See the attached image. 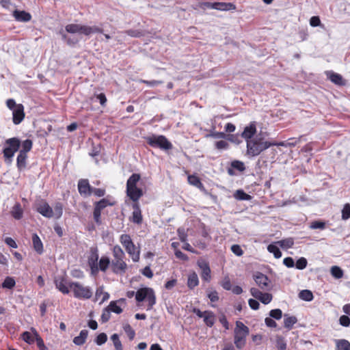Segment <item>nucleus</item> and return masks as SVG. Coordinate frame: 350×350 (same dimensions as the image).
<instances>
[{
  "label": "nucleus",
  "instance_id": "1",
  "mask_svg": "<svg viewBox=\"0 0 350 350\" xmlns=\"http://www.w3.org/2000/svg\"><path fill=\"white\" fill-rule=\"evenodd\" d=\"M271 146H273L272 142L264 141L262 136L260 135H256L252 140L247 141L246 153L250 157H257Z\"/></svg>",
  "mask_w": 350,
  "mask_h": 350
},
{
  "label": "nucleus",
  "instance_id": "2",
  "mask_svg": "<svg viewBox=\"0 0 350 350\" xmlns=\"http://www.w3.org/2000/svg\"><path fill=\"white\" fill-rule=\"evenodd\" d=\"M21 147V139L17 137H13L5 140L3 144L2 154L5 162L11 164L16 152H18Z\"/></svg>",
  "mask_w": 350,
  "mask_h": 350
},
{
  "label": "nucleus",
  "instance_id": "3",
  "mask_svg": "<svg viewBox=\"0 0 350 350\" xmlns=\"http://www.w3.org/2000/svg\"><path fill=\"white\" fill-rule=\"evenodd\" d=\"M65 31L69 33H81L85 36H90L92 33H102L103 29L96 26H88L79 24L70 23L65 26Z\"/></svg>",
  "mask_w": 350,
  "mask_h": 350
},
{
  "label": "nucleus",
  "instance_id": "4",
  "mask_svg": "<svg viewBox=\"0 0 350 350\" xmlns=\"http://www.w3.org/2000/svg\"><path fill=\"white\" fill-rule=\"evenodd\" d=\"M148 301L147 310H151L156 304V295L153 288L148 286H142L137 291L136 301Z\"/></svg>",
  "mask_w": 350,
  "mask_h": 350
},
{
  "label": "nucleus",
  "instance_id": "5",
  "mask_svg": "<svg viewBox=\"0 0 350 350\" xmlns=\"http://www.w3.org/2000/svg\"><path fill=\"white\" fill-rule=\"evenodd\" d=\"M120 241L131 257L133 261L135 262H138L139 260L140 250L137 249L131 236L128 234H122L120 237Z\"/></svg>",
  "mask_w": 350,
  "mask_h": 350
},
{
  "label": "nucleus",
  "instance_id": "6",
  "mask_svg": "<svg viewBox=\"0 0 350 350\" xmlns=\"http://www.w3.org/2000/svg\"><path fill=\"white\" fill-rule=\"evenodd\" d=\"M148 144L152 148H158L163 150L172 148V143L164 135H152L146 137Z\"/></svg>",
  "mask_w": 350,
  "mask_h": 350
},
{
  "label": "nucleus",
  "instance_id": "7",
  "mask_svg": "<svg viewBox=\"0 0 350 350\" xmlns=\"http://www.w3.org/2000/svg\"><path fill=\"white\" fill-rule=\"evenodd\" d=\"M69 287L72 288L74 297L79 299H89L92 297L93 292L90 286H83L78 282H70Z\"/></svg>",
  "mask_w": 350,
  "mask_h": 350
},
{
  "label": "nucleus",
  "instance_id": "8",
  "mask_svg": "<svg viewBox=\"0 0 350 350\" xmlns=\"http://www.w3.org/2000/svg\"><path fill=\"white\" fill-rule=\"evenodd\" d=\"M116 204L115 201H110L107 198H102L99 201H97L94 203V207L93 211V217L94 221L98 225H100L102 224L101 220V212L107 206H114Z\"/></svg>",
  "mask_w": 350,
  "mask_h": 350
},
{
  "label": "nucleus",
  "instance_id": "9",
  "mask_svg": "<svg viewBox=\"0 0 350 350\" xmlns=\"http://www.w3.org/2000/svg\"><path fill=\"white\" fill-rule=\"evenodd\" d=\"M200 8L203 10L213 9L219 11H230L236 9L234 3L226 2H202L200 3Z\"/></svg>",
  "mask_w": 350,
  "mask_h": 350
},
{
  "label": "nucleus",
  "instance_id": "10",
  "mask_svg": "<svg viewBox=\"0 0 350 350\" xmlns=\"http://www.w3.org/2000/svg\"><path fill=\"white\" fill-rule=\"evenodd\" d=\"M99 260L98 249L97 247H92L90 249L88 256V264L90 267L91 274L96 275L98 273L97 263Z\"/></svg>",
  "mask_w": 350,
  "mask_h": 350
},
{
  "label": "nucleus",
  "instance_id": "11",
  "mask_svg": "<svg viewBox=\"0 0 350 350\" xmlns=\"http://www.w3.org/2000/svg\"><path fill=\"white\" fill-rule=\"evenodd\" d=\"M197 265L201 269V278L205 282H210L211 279V271L209 263L205 260H199Z\"/></svg>",
  "mask_w": 350,
  "mask_h": 350
},
{
  "label": "nucleus",
  "instance_id": "12",
  "mask_svg": "<svg viewBox=\"0 0 350 350\" xmlns=\"http://www.w3.org/2000/svg\"><path fill=\"white\" fill-rule=\"evenodd\" d=\"M256 133V122L255 121L251 122L246 126L243 131L241 133V137L245 139L246 144L247 141L252 140L255 137Z\"/></svg>",
  "mask_w": 350,
  "mask_h": 350
},
{
  "label": "nucleus",
  "instance_id": "13",
  "mask_svg": "<svg viewBox=\"0 0 350 350\" xmlns=\"http://www.w3.org/2000/svg\"><path fill=\"white\" fill-rule=\"evenodd\" d=\"M254 280L256 284L262 290L269 289L270 280L268 276L261 272L254 275Z\"/></svg>",
  "mask_w": 350,
  "mask_h": 350
},
{
  "label": "nucleus",
  "instance_id": "14",
  "mask_svg": "<svg viewBox=\"0 0 350 350\" xmlns=\"http://www.w3.org/2000/svg\"><path fill=\"white\" fill-rule=\"evenodd\" d=\"M36 211L46 218H51L54 215L53 209L46 202H43L37 205Z\"/></svg>",
  "mask_w": 350,
  "mask_h": 350
},
{
  "label": "nucleus",
  "instance_id": "15",
  "mask_svg": "<svg viewBox=\"0 0 350 350\" xmlns=\"http://www.w3.org/2000/svg\"><path fill=\"white\" fill-rule=\"evenodd\" d=\"M126 193L133 203H139V200L144 195L142 189L138 187L126 188Z\"/></svg>",
  "mask_w": 350,
  "mask_h": 350
},
{
  "label": "nucleus",
  "instance_id": "16",
  "mask_svg": "<svg viewBox=\"0 0 350 350\" xmlns=\"http://www.w3.org/2000/svg\"><path fill=\"white\" fill-rule=\"evenodd\" d=\"M111 270L116 274H123L126 272V263L124 260L114 259L111 262Z\"/></svg>",
  "mask_w": 350,
  "mask_h": 350
},
{
  "label": "nucleus",
  "instance_id": "17",
  "mask_svg": "<svg viewBox=\"0 0 350 350\" xmlns=\"http://www.w3.org/2000/svg\"><path fill=\"white\" fill-rule=\"evenodd\" d=\"M12 111V121L16 125L19 124L25 118L24 106L22 104H18L16 109Z\"/></svg>",
  "mask_w": 350,
  "mask_h": 350
},
{
  "label": "nucleus",
  "instance_id": "18",
  "mask_svg": "<svg viewBox=\"0 0 350 350\" xmlns=\"http://www.w3.org/2000/svg\"><path fill=\"white\" fill-rule=\"evenodd\" d=\"M93 187L90 185L88 179H80L78 182V191L81 195L90 196Z\"/></svg>",
  "mask_w": 350,
  "mask_h": 350
},
{
  "label": "nucleus",
  "instance_id": "19",
  "mask_svg": "<svg viewBox=\"0 0 350 350\" xmlns=\"http://www.w3.org/2000/svg\"><path fill=\"white\" fill-rule=\"evenodd\" d=\"M327 78L330 80L333 83L337 85H345V81L342 76L332 70H327L325 72Z\"/></svg>",
  "mask_w": 350,
  "mask_h": 350
},
{
  "label": "nucleus",
  "instance_id": "20",
  "mask_svg": "<svg viewBox=\"0 0 350 350\" xmlns=\"http://www.w3.org/2000/svg\"><path fill=\"white\" fill-rule=\"evenodd\" d=\"M132 208L133 211L132 213L131 221L136 224H140L142 222L143 217L140 208L139 203H133Z\"/></svg>",
  "mask_w": 350,
  "mask_h": 350
},
{
  "label": "nucleus",
  "instance_id": "21",
  "mask_svg": "<svg viewBox=\"0 0 350 350\" xmlns=\"http://www.w3.org/2000/svg\"><path fill=\"white\" fill-rule=\"evenodd\" d=\"M13 16L18 22H28L31 19V15L25 10H15L13 12Z\"/></svg>",
  "mask_w": 350,
  "mask_h": 350
},
{
  "label": "nucleus",
  "instance_id": "22",
  "mask_svg": "<svg viewBox=\"0 0 350 350\" xmlns=\"http://www.w3.org/2000/svg\"><path fill=\"white\" fill-rule=\"evenodd\" d=\"M55 285L57 289L64 295H68L70 293L69 286H67L66 280L62 277L55 280Z\"/></svg>",
  "mask_w": 350,
  "mask_h": 350
},
{
  "label": "nucleus",
  "instance_id": "23",
  "mask_svg": "<svg viewBox=\"0 0 350 350\" xmlns=\"http://www.w3.org/2000/svg\"><path fill=\"white\" fill-rule=\"evenodd\" d=\"M32 244L34 250L38 254H42L44 252L42 242L36 233L32 234Z\"/></svg>",
  "mask_w": 350,
  "mask_h": 350
},
{
  "label": "nucleus",
  "instance_id": "24",
  "mask_svg": "<svg viewBox=\"0 0 350 350\" xmlns=\"http://www.w3.org/2000/svg\"><path fill=\"white\" fill-rule=\"evenodd\" d=\"M27 154L19 152L16 157V167L19 172L23 171L27 167Z\"/></svg>",
  "mask_w": 350,
  "mask_h": 350
},
{
  "label": "nucleus",
  "instance_id": "25",
  "mask_svg": "<svg viewBox=\"0 0 350 350\" xmlns=\"http://www.w3.org/2000/svg\"><path fill=\"white\" fill-rule=\"evenodd\" d=\"M111 265L109 257L107 256H102L97 263L98 272L101 271L105 272Z\"/></svg>",
  "mask_w": 350,
  "mask_h": 350
},
{
  "label": "nucleus",
  "instance_id": "26",
  "mask_svg": "<svg viewBox=\"0 0 350 350\" xmlns=\"http://www.w3.org/2000/svg\"><path fill=\"white\" fill-rule=\"evenodd\" d=\"M203 321L208 327H212L215 321V315L211 310H205L204 316H203Z\"/></svg>",
  "mask_w": 350,
  "mask_h": 350
},
{
  "label": "nucleus",
  "instance_id": "27",
  "mask_svg": "<svg viewBox=\"0 0 350 350\" xmlns=\"http://www.w3.org/2000/svg\"><path fill=\"white\" fill-rule=\"evenodd\" d=\"M88 336V331L87 329L81 330L79 336H75L73 338V343L77 346L83 345L86 340V338Z\"/></svg>",
  "mask_w": 350,
  "mask_h": 350
},
{
  "label": "nucleus",
  "instance_id": "28",
  "mask_svg": "<svg viewBox=\"0 0 350 350\" xmlns=\"http://www.w3.org/2000/svg\"><path fill=\"white\" fill-rule=\"evenodd\" d=\"M12 216L16 220H20L23 216V210L19 202H16L11 210Z\"/></svg>",
  "mask_w": 350,
  "mask_h": 350
},
{
  "label": "nucleus",
  "instance_id": "29",
  "mask_svg": "<svg viewBox=\"0 0 350 350\" xmlns=\"http://www.w3.org/2000/svg\"><path fill=\"white\" fill-rule=\"evenodd\" d=\"M278 243L277 242H273L268 245L267 250L269 252L273 254V256L275 258H280L282 256V252L280 251V247H278Z\"/></svg>",
  "mask_w": 350,
  "mask_h": 350
},
{
  "label": "nucleus",
  "instance_id": "30",
  "mask_svg": "<svg viewBox=\"0 0 350 350\" xmlns=\"http://www.w3.org/2000/svg\"><path fill=\"white\" fill-rule=\"evenodd\" d=\"M297 322V319L295 316H289L287 314L284 315V326L288 330L293 328V325Z\"/></svg>",
  "mask_w": 350,
  "mask_h": 350
},
{
  "label": "nucleus",
  "instance_id": "31",
  "mask_svg": "<svg viewBox=\"0 0 350 350\" xmlns=\"http://www.w3.org/2000/svg\"><path fill=\"white\" fill-rule=\"evenodd\" d=\"M234 333L239 334L241 335L247 336L250 333V329L243 322L237 321L236 322V327L234 329Z\"/></svg>",
  "mask_w": 350,
  "mask_h": 350
},
{
  "label": "nucleus",
  "instance_id": "32",
  "mask_svg": "<svg viewBox=\"0 0 350 350\" xmlns=\"http://www.w3.org/2000/svg\"><path fill=\"white\" fill-rule=\"evenodd\" d=\"M234 198L237 200L250 201L252 196L247 193L243 189H237L234 193Z\"/></svg>",
  "mask_w": 350,
  "mask_h": 350
},
{
  "label": "nucleus",
  "instance_id": "33",
  "mask_svg": "<svg viewBox=\"0 0 350 350\" xmlns=\"http://www.w3.org/2000/svg\"><path fill=\"white\" fill-rule=\"evenodd\" d=\"M246 337L247 336L234 333V343L237 349H241L245 346L246 342Z\"/></svg>",
  "mask_w": 350,
  "mask_h": 350
},
{
  "label": "nucleus",
  "instance_id": "34",
  "mask_svg": "<svg viewBox=\"0 0 350 350\" xmlns=\"http://www.w3.org/2000/svg\"><path fill=\"white\" fill-rule=\"evenodd\" d=\"M141 176L139 174L133 173L126 181V188L137 187V183L139 181Z\"/></svg>",
  "mask_w": 350,
  "mask_h": 350
},
{
  "label": "nucleus",
  "instance_id": "35",
  "mask_svg": "<svg viewBox=\"0 0 350 350\" xmlns=\"http://www.w3.org/2000/svg\"><path fill=\"white\" fill-rule=\"evenodd\" d=\"M33 146V142L30 139H26L24 141H21V147L18 152L23 154H27L31 150Z\"/></svg>",
  "mask_w": 350,
  "mask_h": 350
},
{
  "label": "nucleus",
  "instance_id": "36",
  "mask_svg": "<svg viewBox=\"0 0 350 350\" xmlns=\"http://www.w3.org/2000/svg\"><path fill=\"white\" fill-rule=\"evenodd\" d=\"M187 286L189 289H193L199 284V279L196 272L189 274L187 279Z\"/></svg>",
  "mask_w": 350,
  "mask_h": 350
},
{
  "label": "nucleus",
  "instance_id": "37",
  "mask_svg": "<svg viewBox=\"0 0 350 350\" xmlns=\"http://www.w3.org/2000/svg\"><path fill=\"white\" fill-rule=\"evenodd\" d=\"M298 140L294 138L289 139L288 141L282 142H272L273 146H282V147H294L297 145Z\"/></svg>",
  "mask_w": 350,
  "mask_h": 350
},
{
  "label": "nucleus",
  "instance_id": "38",
  "mask_svg": "<svg viewBox=\"0 0 350 350\" xmlns=\"http://www.w3.org/2000/svg\"><path fill=\"white\" fill-rule=\"evenodd\" d=\"M187 180L190 185L200 189H204V185L198 176L195 174L189 175L187 177Z\"/></svg>",
  "mask_w": 350,
  "mask_h": 350
},
{
  "label": "nucleus",
  "instance_id": "39",
  "mask_svg": "<svg viewBox=\"0 0 350 350\" xmlns=\"http://www.w3.org/2000/svg\"><path fill=\"white\" fill-rule=\"evenodd\" d=\"M31 332H33L35 336V340L36 342V345L40 350H46L47 348L44 345L43 339L40 336L38 332L34 327L31 328Z\"/></svg>",
  "mask_w": 350,
  "mask_h": 350
},
{
  "label": "nucleus",
  "instance_id": "40",
  "mask_svg": "<svg viewBox=\"0 0 350 350\" xmlns=\"http://www.w3.org/2000/svg\"><path fill=\"white\" fill-rule=\"evenodd\" d=\"M279 246L283 250H288L293 247L294 245V239L292 237L284 239L278 241Z\"/></svg>",
  "mask_w": 350,
  "mask_h": 350
},
{
  "label": "nucleus",
  "instance_id": "41",
  "mask_svg": "<svg viewBox=\"0 0 350 350\" xmlns=\"http://www.w3.org/2000/svg\"><path fill=\"white\" fill-rule=\"evenodd\" d=\"M16 286V281L13 277L7 276L1 283V287L11 290Z\"/></svg>",
  "mask_w": 350,
  "mask_h": 350
},
{
  "label": "nucleus",
  "instance_id": "42",
  "mask_svg": "<svg viewBox=\"0 0 350 350\" xmlns=\"http://www.w3.org/2000/svg\"><path fill=\"white\" fill-rule=\"evenodd\" d=\"M299 297L304 301H311L314 299V295L311 291L304 289L299 293Z\"/></svg>",
  "mask_w": 350,
  "mask_h": 350
},
{
  "label": "nucleus",
  "instance_id": "43",
  "mask_svg": "<svg viewBox=\"0 0 350 350\" xmlns=\"http://www.w3.org/2000/svg\"><path fill=\"white\" fill-rule=\"evenodd\" d=\"M331 275L336 279H340L343 277V270L337 265L332 266L330 269Z\"/></svg>",
  "mask_w": 350,
  "mask_h": 350
},
{
  "label": "nucleus",
  "instance_id": "44",
  "mask_svg": "<svg viewBox=\"0 0 350 350\" xmlns=\"http://www.w3.org/2000/svg\"><path fill=\"white\" fill-rule=\"evenodd\" d=\"M113 256L115 259L124 260L125 254L120 246L116 245L113 247Z\"/></svg>",
  "mask_w": 350,
  "mask_h": 350
},
{
  "label": "nucleus",
  "instance_id": "45",
  "mask_svg": "<svg viewBox=\"0 0 350 350\" xmlns=\"http://www.w3.org/2000/svg\"><path fill=\"white\" fill-rule=\"evenodd\" d=\"M336 350H350V342L345 339L336 341Z\"/></svg>",
  "mask_w": 350,
  "mask_h": 350
},
{
  "label": "nucleus",
  "instance_id": "46",
  "mask_svg": "<svg viewBox=\"0 0 350 350\" xmlns=\"http://www.w3.org/2000/svg\"><path fill=\"white\" fill-rule=\"evenodd\" d=\"M63 204L60 202H55L54 205V215L55 219H59L63 215Z\"/></svg>",
  "mask_w": 350,
  "mask_h": 350
},
{
  "label": "nucleus",
  "instance_id": "47",
  "mask_svg": "<svg viewBox=\"0 0 350 350\" xmlns=\"http://www.w3.org/2000/svg\"><path fill=\"white\" fill-rule=\"evenodd\" d=\"M111 340L113 342L116 350H123L122 345L120 340V336L118 334H113L111 336Z\"/></svg>",
  "mask_w": 350,
  "mask_h": 350
},
{
  "label": "nucleus",
  "instance_id": "48",
  "mask_svg": "<svg viewBox=\"0 0 350 350\" xmlns=\"http://www.w3.org/2000/svg\"><path fill=\"white\" fill-rule=\"evenodd\" d=\"M107 307L111 312H114L117 314H121L122 312V308L118 305L117 301H110L109 304Z\"/></svg>",
  "mask_w": 350,
  "mask_h": 350
},
{
  "label": "nucleus",
  "instance_id": "49",
  "mask_svg": "<svg viewBox=\"0 0 350 350\" xmlns=\"http://www.w3.org/2000/svg\"><path fill=\"white\" fill-rule=\"evenodd\" d=\"M230 166L234 168V170L242 172L245 171V166L243 161H241L239 160H234L230 163Z\"/></svg>",
  "mask_w": 350,
  "mask_h": 350
},
{
  "label": "nucleus",
  "instance_id": "50",
  "mask_svg": "<svg viewBox=\"0 0 350 350\" xmlns=\"http://www.w3.org/2000/svg\"><path fill=\"white\" fill-rule=\"evenodd\" d=\"M124 33L126 35H128L131 37H133V38H141L144 36V31H142L141 29H128V30L125 31Z\"/></svg>",
  "mask_w": 350,
  "mask_h": 350
},
{
  "label": "nucleus",
  "instance_id": "51",
  "mask_svg": "<svg viewBox=\"0 0 350 350\" xmlns=\"http://www.w3.org/2000/svg\"><path fill=\"white\" fill-rule=\"evenodd\" d=\"M107 335L105 332H101L96 336V338L94 339V342L97 345L101 346V345H104L107 342Z\"/></svg>",
  "mask_w": 350,
  "mask_h": 350
},
{
  "label": "nucleus",
  "instance_id": "52",
  "mask_svg": "<svg viewBox=\"0 0 350 350\" xmlns=\"http://www.w3.org/2000/svg\"><path fill=\"white\" fill-rule=\"evenodd\" d=\"M325 222L322 220H314L312 221L310 224V228L316 230V229H320L323 230L325 228Z\"/></svg>",
  "mask_w": 350,
  "mask_h": 350
},
{
  "label": "nucleus",
  "instance_id": "53",
  "mask_svg": "<svg viewBox=\"0 0 350 350\" xmlns=\"http://www.w3.org/2000/svg\"><path fill=\"white\" fill-rule=\"evenodd\" d=\"M308 265L307 259L304 257L299 258L295 262V267L299 270L304 269Z\"/></svg>",
  "mask_w": 350,
  "mask_h": 350
},
{
  "label": "nucleus",
  "instance_id": "54",
  "mask_svg": "<svg viewBox=\"0 0 350 350\" xmlns=\"http://www.w3.org/2000/svg\"><path fill=\"white\" fill-rule=\"evenodd\" d=\"M21 336L22 339L29 345L33 344L35 341V337L33 338L31 334L28 331L23 332Z\"/></svg>",
  "mask_w": 350,
  "mask_h": 350
},
{
  "label": "nucleus",
  "instance_id": "55",
  "mask_svg": "<svg viewBox=\"0 0 350 350\" xmlns=\"http://www.w3.org/2000/svg\"><path fill=\"white\" fill-rule=\"evenodd\" d=\"M269 314L271 318L275 320H280L283 316L282 311L279 308L271 310Z\"/></svg>",
  "mask_w": 350,
  "mask_h": 350
},
{
  "label": "nucleus",
  "instance_id": "56",
  "mask_svg": "<svg viewBox=\"0 0 350 350\" xmlns=\"http://www.w3.org/2000/svg\"><path fill=\"white\" fill-rule=\"evenodd\" d=\"M124 331L127 334L130 340H133L135 336V330L131 327L129 324H126L123 327Z\"/></svg>",
  "mask_w": 350,
  "mask_h": 350
},
{
  "label": "nucleus",
  "instance_id": "57",
  "mask_svg": "<svg viewBox=\"0 0 350 350\" xmlns=\"http://www.w3.org/2000/svg\"><path fill=\"white\" fill-rule=\"evenodd\" d=\"M342 219L347 220L350 218V204L347 203L342 209Z\"/></svg>",
  "mask_w": 350,
  "mask_h": 350
},
{
  "label": "nucleus",
  "instance_id": "58",
  "mask_svg": "<svg viewBox=\"0 0 350 350\" xmlns=\"http://www.w3.org/2000/svg\"><path fill=\"white\" fill-rule=\"evenodd\" d=\"M273 299V296L269 293H263L262 295L259 299V301H260L262 304L267 305L269 304Z\"/></svg>",
  "mask_w": 350,
  "mask_h": 350
},
{
  "label": "nucleus",
  "instance_id": "59",
  "mask_svg": "<svg viewBox=\"0 0 350 350\" xmlns=\"http://www.w3.org/2000/svg\"><path fill=\"white\" fill-rule=\"evenodd\" d=\"M350 316L347 314L341 315L339 318V323L340 325L348 327L350 326Z\"/></svg>",
  "mask_w": 350,
  "mask_h": 350
},
{
  "label": "nucleus",
  "instance_id": "60",
  "mask_svg": "<svg viewBox=\"0 0 350 350\" xmlns=\"http://www.w3.org/2000/svg\"><path fill=\"white\" fill-rule=\"evenodd\" d=\"M207 136L211 137L214 139H226V138L228 137V135L226 134L224 132L211 131V133L208 135H207Z\"/></svg>",
  "mask_w": 350,
  "mask_h": 350
},
{
  "label": "nucleus",
  "instance_id": "61",
  "mask_svg": "<svg viewBox=\"0 0 350 350\" xmlns=\"http://www.w3.org/2000/svg\"><path fill=\"white\" fill-rule=\"evenodd\" d=\"M110 318H111V312L107 308V307H106L103 310V312H102V314L100 317V321H101L102 323H105L107 321H109Z\"/></svg>",
  "mask_w": 350,
  "mask_h": 350
},
{
  "label": "nucleus",
  "instance_id": "62",
  "mask_svg": "<svg viewBox=\"0 0 350 350\" xmlns=\"http://www.w3.org/2000/svg\"><path fill=\"white\" fill-rule=\"evenodd\" d=\"M177 234H178L179 239L181 242L187 241L188 234L185 228H178Z\"/></svg>",
  "mask_w": 350,
  "mask_h": 350
},
{
  "label": "nucleus",
  "instance_id": "63",
  "mask_svg": "<svg viewBox=\"0 0 350 350\" xmlns=\"http://www.w3.org/2000/svg\"><path fill=\"white\" fill-rule=\"evenodd\" d=\"M275 345L278 350H286V342L283 337L277 338Z\"/></svg>",
  "mask_w": 350,
  "mask_h": 350
},
{
  "label": "nucleus",
  "instance_id": "64",
  "mask_svg": "<svg viewBox=\"0 0 350 350\" xmlns=\"http://www.w3.org/2000/svg\"><path fill=\"white\" fill-rule=\"evenodd\" d=\"M222 288L226 291H230L232 289V284L230 278L226 276L221 282Z\"/></svg>",
  "mask_w": 350,
  "mask_h": 350
}]
</instances>
